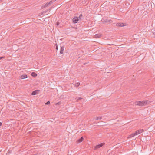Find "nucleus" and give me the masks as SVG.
Wrapping results in <instances>:
<instances>
[{
  "label": "nucleus",
  "mask_w": 155,
  "mask_h": 155,
  "mask_svg": "<svg viewBox=\"0 0 155 155\" xmlns=\"http://www.w3.org/2000/svg\"><path fill=\"white\" fill-rule=\"evenodd\" d=\"M149 102V101L148 100L143 101H138L135 102V104L139 106H143L147 104Z\"/></svg>",
  "instance_id": "obj_1"
},
{
  "label": "nucleus",
  "mask_w": 155,
  "mask_h": 155,
  "mask_svg": "<svg viewBox=\"0 0 155 155\" xmlns=\"http://www.w3.org/2000/svg\"><path fill=\"white\" fill-rule=\"evenodd\" d=\"M79 20L78 17L76 16H74L73 19V23H76L78 22Z\"/></svg>",
  "instance_id": "obj_2"
},
{
  "label": "nucleus",
  "mask_w": 155,
  "mask_h": 155,
  "mask_svg": "<svg viewBox=\"0 0 155 155\" xmlns=\"http://www.w3.org/2000/svg\"><path fill=\"white\" fill-rule=\"evenodd\" d=\"M143 131H144V130L143 129H140L136 131L134 133L136 135H137L140 133H141Z\"/></svg>",
  "instance_id": "obj_3"
},
{
  "label": "nucleus",
  "mask_w": 155,
  "mask_h": 155,
  "mask_svg": "<svg viewBox=\"0 0 155 155\" xmlns=\"http://www.w3.org/2000/svg\"><path fill=\"white\" fill-rule=\"evenodd\" d=\"M40 91V90H36L32 92L31 95H35L38 94L39 93V91Z\"/></svg>",
  "instance_id": "obj_4"
},
{
  "label": "nucleus",
  "mask_w": 155,
  "mask_h": 155,
  "mask_svg": "<svg viewBox=\"0 0 155 155\" xmlns=\"http://www.w3.org/2000/svg\"><path fill=\"white\" fill-rule=\"evenodd\" d=\"M103 145V143H101L94 147V149L96 150L102 147Z\"/></svg>",
  "instance_id": "obj_5"
},
{
  "label": "nucleus",
  "mask_w": 155,
  "mask_h": 155,
  "mask_svg": "<svg viewBox=\"0 0 155 155\" xmlns=\"http://www.w3.org/2000/svg\"><path fill=\"white\" fill-rule=\"evenodd\" d=\"M101 36V34H96L94 36V37L95 38H100Z\"/></svg>",
  "instance_id": "obj_6"
},
{
  "label": "nucleus",
  "mask_w": 155,
  "mask_h": 155,
  "mask_svg": "<svg viewBox=\"0 0 155 155\" xmlns=\"http://www.w3.org/2000/svg\"><path fill=\"white\" fill-rule=\"evenodd\" d=\"M116 26L118 27H123L124 26L123 23H118L116 24Z\"/></svg>",
  "instance_id": "obj_7"
},
{
  "label": "nucleus",
  "mask_w": 155,
  "mask_h": 155,
  "mask_svg": "<svg viewBox=\"0 0 155 155\" xmlns=\"http://www.w3.org/2000/svg\"><path fill=\"white\" fill-rule=\"evenodd\" d=\"M64 46H63L61 47L60 52V54H62L63 53V51L64 50Z\"/></svg>",
  "instance_id": "obj_8"
},
{
  "label": "nucleus",
  "mask_w": 155,
  "mask_h": 155,
  "mask_svg": "<svg viewBox=\"0 0 155 155\" xmlns=\"http://www.w3.org/2000/svg\"><path fill=\"white\" fill-rule=\"evenodd\" d=\"M101 21L103 24L107 23V19L102 18Z\"/></svg>",
  "instance_id": "obj_9"
},
{
  "label": "nucleus",
  "mask_w": 155,
  "mask_h": 155,
  "mask_svg": "<svg viewBox=\"0 0 155 155\" xmlns=\"http://www.w3.org/2000/svg\"><path fill=\"white\" fill-rule=\"evenodd\" d=\"M113 21L112 20L107 19V23L108 24L111 23Z\"/></svg>",
  "instance_id": "obj_10"
},
{
  "label": "nucleus",
  "mask_w": 155,
  "mask_h": 155,
  "mask_svg": "<svg viewBox=\"0 0 155 155\" xmlns=\"http://www.w3.org/2000/svg\"><path fill=\"white\" fill-rule=\"evenodd\" d=\"M84 139V138L83 137H82L78 139L77 140V141H78V143H80Z\"/></svg>",
  "instance_id": "obj_11"
},
{
  "label": "nucleus",
  "mask_w": 155,
  "mask_h": 155,
  "mask_svg": "<svg viewBox=\"0 0 155 155\" xmlns=\"http://www.w3.org/2000/svg\"><path fill=\"white\" fill-rule=\"evenodd\" d=\"M21 79H25L27 78V76L26 74H23L21 75Z\"/></svg>",
  "instance_id": "obj_12"
},
{
  "label": "nucleus",
  "mask_w": 155,
  "mask_h": 155,
  "mask_svg": "<svg viewBox=\"0 0 155 155\" xmlns=\"http://www.w3.org/2000/svg\"><path fill=\"white\" fill-rule=\"evenodd\" d=\"M136 136V135L135 134V133H133L132 134L129 135L127 137V138H131V137H134V136Z\"/></svg>",
  "instance_id": "obj_13"
},
{
  "label": "nucleus",
  "mask_w": 155,
  "mask_h": 155,
  "mask_svg": "<svg viewBox=\"0 0 155 155\" xmlns=\"http://www.w3.org/2000/svg\"><path fill=\"white\" fill-rule=\"evenodd\" d=\"M78 18L79 19V20H81L83 19L84 17L82 14H81L79 15V17Z\"/></svg>",
  "instance_id": "obj_14"
},
{
  "label": "nucleus",
  "mask_w": 155,
  "mask_h": 155,
  "mask_svg": "<svg viewBox=\"0 0 155 155\" xmlns=\"http://www.w3.org/2000/svg\"><path fill=\"white\" fill-rule=\"evenodd\" d=\"M98 124L97 125L98 126H106V124H104L103 123H101L100 122H98Z\"/></svg>",
  "instance_id": "obj_15"
},
{
  "label": "nucleus",
  "mask_w": 155,
  "mask_h": 155,
  "mask_svg": "<svg viewBox=\"0 0 155 155\" xmlns=\"http://www.w3.org/2000/svg\"><path fill=\"white\" fill-rule=\"evenodd\" d=\"M31 75L33 77H35L37 75V74L35 73L34 72H32L31 74Z\"/></svg>",
  "instance_id": "obj_16"
},
{
  "label": "nucleus",
  "mask_w": 155,
  "mask_h": 155,
  "mask_svg": "<svg viewBox=\"0 0 155 155\" xmlns=\"http://www.w3.org/2000/svg\"><path fill=\"white\" fill-rule=\"evenodd\" d=\"M48 6V4L47 3L45 5H43L42 6H41V8H43L46 7Z\"/></svg>",
  "instance_id": "obj_17"
},
{
  "label": "nucleus",
  "mask_w": 155,
  "mask_h": 155,
  "mask_svg": "<svg viewBox=\"0 0 155 155\" xmlns=\"http://www.w3.org/2000/svg\"><path fill=\"white\" fill-rule=\"evenodd\" d=\"M102 117H96L94 118V119H95L96 120H98L99 119L101 120L102 119Z\"/></svg>",
  "instance_id": "obj_18"
},
{
  "label": "nucleus",
  "mask_w": 155,
  "mask_h": 155,
  "mask_svg": "<svg viewBox=\"0 0 155 155\" xmlns=\"http://www.w3.org/2000/svg\"><path fill=\"white\" fill-rule=\"evenodd\" d=\"M80 83L79 82H77L75 84V86L76 87H78L79 86Z\"/></svg>",
  "instance_id": "obj_19"
},
{
  "label": "nucleus",
  "mask_w": 155,
  "mask_h": 155,
  "mask_svg": "<svg viewBox=\"0 0 155 155\" xmlns=\"http://www.w3.org/2000/svg\"><path fill=\"white\" fill-rule=\"evenodd\" d=\"M53 0L51 1H50V2H49L47 3L48 4V6L51 5V4L52 3H53Z\"/></svg>",
  "instance_id": "obj_20"
},
{
  "label": "nucleus",
  "mask_w": 155,
  "mask_h": 155,
  "mask_svg": "<svg viewBox=\"0 0 155 155\" xmlns=\"http://www.w3.org/2000/svg\"><path fill=\"white\" fill-rule=\"evenodd\" d=\"M61 104V102L59 101V102H58L57 103H56L55 104V105H60Z\"/></svg>",
  "instance_id": "obj_21"
},
{
  "label": "nucleus",
  "mask_w": 155,
  "mask_h": 155,
  "mask_svg": "<svg viewBox=\"0 0 155 155\" xmlns=\"http://www.w3.org/2000/svg\"><path fill=\"white\" fill-rule=\"evenodd\" d=\"M50 104V102L49 101H47L45 104L46 105H49Z\"/></svg>",
  "instance_id": "obj_22"
},
{
  "label": "nucleus",
  "mask_w": 155,
  "mask_h": 155,
  "mask_svg": "<svg viewBox=\"0 0 155 155\" xmlns=\"http://www.w3.org/2000/svg\"><path fill=\"white\" fill-rule=\"evenodd\" d=\"M58 45L57 44H56V49L57 50L58 49Z\"/></svg>",
  "instance_id": "obj_23"
},
{
  "label": "nucleus",
  "mask_w": 155,
  "mask_h": 155,
  "mask_svg": "<svg viewBox=\"0 0 155 155\" xmlns=\"http://www.w3.org/2000/svg\"><path fill=\"white\" fill-rule=\"evenodd\" d=\"M59 24H60V23L58 21L56 22V25L57 26H58L59 25Z\"/></svg>",
  "instance_id": "obj_24"
},
{
  "label": "nucleus",
  "mask_w": 155,
  "mask_h": 155,
  "mask_svg": "<svg viewBox=\"0 0 155 155\" xmlns=\"http://www.w3.org/2000/svg\"><path fill=\"white\" fill-rule=\"evenodd\" d=\"M48 11V10H46L45 11L43 12L42 13H46Z\"/></svg>",
  "instance_id": "obj_25"
},
{
  "label": "nucleus",
  "mask_w": 155,
  "mask_h": 155,
  "mask_svg": "<svg viewBox=\"0 0 155 155\" xmlns=\"http://www.w3.org/2000/svg\"><path fill=\"white\" fill-rule=\"evenodd\" d=\"M5 58V57H0V60L1 59H2L3 58Z\"/></svg>",
  "instance_id": "obj_26"
},
{
  "label": "nucleus",
  "mask_w": 155,
  "mask_h": 155,
  "mask_svg": "<svg viewBox=\"0 0 155 155\" xmlns=\"http://www.w3.org/2000/svg\"><path fill=\"white\" fill-rule=\"evenodd\" d=\"M82 99V98H81V97H79L78 99L77 100H81V99Z\"/></svg>",
  "instance_id": "obj_27"
},
{
  "label": "nucleus",
  "mask_w": 155,
  "mask_h": 155,
  "mask_svg": "<svg viewBox=\"0 0 155 155\" xmlns=\"http://www.w3.org/2000/svg\"><path fill=\"white\" fill-rule=\"evenodd\" d=\"M2 124V122H0V126H1Z\"/></svg>",
  "instance_id": "obj_28"
}]
</instances>
